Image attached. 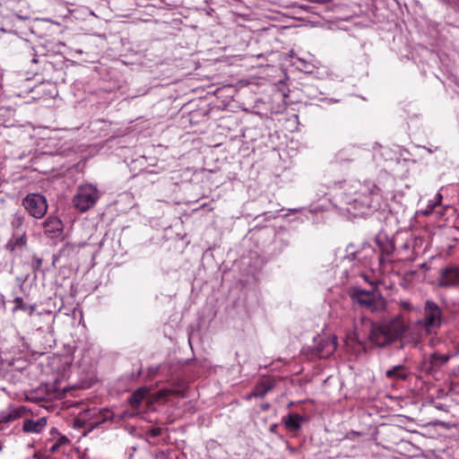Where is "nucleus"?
I'll return each instance as SVG.
<instances>
[{
    "mask_svg": "<svg viewBox=\"0 0 459 459\" xmlns=\"http://www.w3.org/2000/svg\"><path fill=\"white\" fill-rule=\"evenodd\" d=\"M406 331L403 317L396 316L382 323H372L368 338L372 344L382 348L401 340Z\"/></svg>",
    "mask_w": 459,
    "mask_h": 459,
    "instance_id": "f257e3e1",
    "label": "nucleus"
},
{
    "mask_svg": "<svg viewBox=\"0 0 459 459\" xmlns=\"http://www.w3.org/2000/svg\"><path fill=\"white\" fill-rule=\"evenodd\" d=\"M352 300L371 312H379L385 309L386 301L377 291L356 290L351 295Z\"/></svg>",
    "mask_w": 459,
    "mask_h": 459,
    "instance_id": "f03ea898",
    "label": "nucleus"
},
{
    "mask_svg": "<svg viewBox=\"0 0 459 459\" xmlns=\"http://www.w3.org/2000/svg\"><path fill=\"white\" fill-rule=\"evenodd\" d=\"M99 198L98 189L91 184H86L78 187L73 204L76 210L84 212L92 208Z\"/></svg>",
    "mask_w": 459,
    "mask_h": 459,
    "instance_id": "7ed1b4c3",
    "label": "nucleus"
},
{
    "mask_svg": "<svg viewBox=\"0 0 459 459\" xmlns=\"http://www.w3.org/2000/svg\"><path fill=\"white\" fill-rule=\"evenodd\" d=\"M451 359L450 354L433 352L429 358H424L419 366V369L426 376L437 374Z\"/></svg>",
    "mask_w": 459,
    "mask_h": 459,
    "instance_id": "20e7f679",
    "label": "nucleus"
},
{
    "mask_svg": "<svg viewBox=\"0 0 459 459\" xmlns=\"http://www.w3.org/2000/svg\"><path fill=\"white\" fill-rule=\"evenodd\" d=\"M22 205L30 215L36 219L42 218L48 210L45 196L39 194H29L22 200Z\"/></svg>",
    "mask_w": 459,
    "mask_h": 459,
    "instance_id": "39448f33",
    "label": "nucleus"
},
{
    "mask_svg": "<svg viewBox=\"0 0 459 459\" xmlns=\"http://www.w3.org/2000/svg\"><path fill=\"white\" fill-rule=\"evenodd\" d=\"M442 310L439 306L433 300L428 299L424 306V328L430 332L437 329L441 325Z\"/></svg>",
    "mask_w": 459,
    "mask_h": 459,
    "instance_id": "423d86ee",
    "label": "nucleus"
},
{
    "mask_svg": "<svg viewBox=\"0 0 459 459\" xmlns=\"http://www.w3.org/2000/svg\"><path fill=\"white\" fill-rule=\"evenodd\" d=\"M437 286L443 289L459 287V266L449 264L439 270Z\"/></svg>",
    "mask_w": 459,
    "mask_h": 459,
    "instance_id": "0eeeda50",
    "label": "nucleus"
},
{
    "mask_svg": "<svg viewBox=\"0 0 459 459\" xmlns=\"http://www.w3.org/2000/svg\"><path fill=\"white\" fill-rule=\"evenodd\" d=\"M381 190L376 185L368 189V195L363 194L359 199L353 201L354 207L359 205L361 208L377 209L380 206Z\"/></svg>",
    "mask_w": 459,
    "mask_h": 459,
    "instance_id": "6e6552de",
    "label": "nucleus"
},
{
    "mask_svg": "<svg viewBox=\"0 0 459 459\" xmlns=\"http://www.w3.org/2000/svg\"><path fill=\"white\" fill-rule=\"evenodd\" d=\"M26 409L24 406H10L5 410L0 411V430H4L9 423L24 416Z\"/></svg>",
    "mask_w": 459,
    "mask_h": 459,
    "instance_id": "1a4fd4ad",
    "label": "nucleus"
},
{
    "mask_svg": "<svg viewBox=\"0 0 459 459\" xmlns=\"http://www.w3.org/2000/svg\"><path fill=\"white\" fill-rule=\"evenodd\" d=\"M376 244L380 250L379 263L381 264L390 262V256L394 251V244L384 234L376 237Z\"/></svg>",
    "mask_w": 459,
    "mask_h": 459,
    "instance_id": "9d476101",
    "label": "nucleus"
},
{
    "mask_svg": "<svg viewBox=\"0 0 459 459\" xmlns=\"http://www.w3.org/2000/svg\"><path fill=\"white\" fill-rule=\"evenodd\" d=\"M336 339L333 338H321L316 346V354L321 358H327L336 350Z\"/></svg>",
    "mask_w": 459,
    "mask_h": 459,
    "instance_id": "9b49d317",
    "label": "nucleus"
},
{
    "mask_svg": "<svg viewBox=\"0 0 459 459\" xmlns=\"http://www.w3.org/2000/svg\"><path fill=\"white\" fill-rule=\"evenodd\" d=\"M410 376L409 368L404 365H396L385 371L386 378L395 381L406 380Z\"/></svg>",
    "mask_w": 459,
    "mask_h": 459,
    "instance_id": "f8f14e48",
    "label": "nucleus"
},
{
    "mask_svg": "<svg viewBox=\"0 0 459 459\" xmlns=\"http://www.w3.org/2000/svg\"><path fill=\"white\" fill-rule=\"evenodd\" d=\"M273 388V382L271 380H264L260 383H258L253 391L247 396V398L249 400L252 397H257L262 398L264 397L268 392H270Z\"/></svg>",
    "mask_w": 459,
    "mask_h": 459,
    "instance_id": "ddd939ff",
    "label": "nucleus"
},
{
    "mask_svg": "<svg viewBox=\"0 0 459 459\" xmlns=\"http://www.w3.org/2000/svg\"><path fill=\"white\" fill-rule=\"evenodd\" d=\"M47 425L46 418L42 417L37 420H25L22 425L24 432L40 433Z\"/></svg>",
    "mask_w": 459,
    "mask_h": 459,
    "instance_id": "4468645a",
    "label": "nucleus"
},
{
    "mask_svg": "<svg viewBox=\"0 0 459 459\" xmlns=\"http://www.w3.org/2000/svg\"><path fill=\"white\" fill-rule=\"evenodd\" d=\"M27 243L26 233L22 231L20 233H13L12 238L6 244V249L13 252L17 248L25 247Z\"/></svg>",
    "mask_w": 459,
    "mask_h": 459,
    "instance_id": "2eb2a0df",
    "label": "nucleus"
},
{
    "mask_svg": "<svg viewBox=\"0 0 459 459\" xmlns=\"http://www.w3.org/2000/svg\"><path fill=\"white\" fill-rule=\"evenodd\" d=\"M148 390L144 387L138 388L135 390L132 395L130 396L128 402L132 408L138 409L143 401V399L147 396Z\"/></svg>",
    "mask_w": 459,
    "mask_h": 459,
    "instance_id": "dca6fc26",
    "label": "nucleus"
},
{
    "mask_svg": "<svg viewBox=\"0 0 459 459\" xmlns=\"http://www.w3.org/2000/svg\"><path fill=\"white\" fill-rule=\"evenodd\" d=\"M43 227L46 232L55 233L62 230L63 223L58 218L50 216L43 222Z\"/></svg>",
    "mask_w": 459,
    "mask_h": 459,
    "instance_id": "f3484780",
    "label": "nucleus"
},
{
    "mask_svg": "<svg viewBox=\"0 0 459 459\" xmlns=\"http://www.w3.org/2000/svg\"><path fill=\"white\" fill-rule=\"evenodd\" d=\"M15 303V307L13 308V312H15L17 310H22L24 312H27L29 315H32L35 311L36 306L35 305H27L24 303L22 298L16 297L13 300Z\"/></svg>",
    "mask_w": 459,
    "mask_h": 459,
    "instance_id": "a211bd4d",
    "label": "nucleus"
},
{
    "mask_svg": "<svg viewBox=\"0 0 459 459\" xmlns=\"http://www.w3.org/2000/svg\"><path fill=\"white\" fill-rule=\"evenodd\" d=\"M303 417L299 414H290L285 421V426L290 430H298L300 429Z\"/></svg>",
    "mask_w": 459,
    "mask_h": 459,
    "instance_id": "6ab92c4d",
    "label": "nucleus"
},
{
    "mask_svg": "<svg viewBox=\"0 0 459 459\" xmlns=\"http://www.w3.org/2000/svg\"><path fill=\"white\" fill-rule=\"evenodd\" d=\"M51 434H56L57 436V439L56 442L60 446H65L69 443V439L65 436L59 434L56 429H52Z\"/></svg>",
    "mask_w": 459,
    "mask_h": 459,
    "instance_id": "aec40b11",
    "label": "nucleus"
},
{
    "mask_svg": "<svg viewBox=\"0 0 459 459\" xmlns=\"http://www.w3.org/2000/svg\"><path fill=\"white\" fill-rule=\"evenodd\" d=\"M23 223V218L18 214H15L13 221H12V226L15 230H18Z\"/></svg>",
    "mask_w": 459,
    "mask_h": 459,
    "instance_id": "412c9836",
    "label": "nucleus"
},
{
    "mask_svg": "<svg viewBox=\"0 0 459 459\" xmlns=\"http://www.w3.org/2000/svg\"><path fill=\"white\" fill-rule=\"evenodd\" d=\"M354 249V246L352 244L349 245L347 247V255L345 256V258L349 259V260H355L357 258V255H358V251H355L353 250Z\"/></svg>",
    "mask_w": 459,
    "mask_h": 459,
    "instance_id": "4be33fe9",
    "label": "nucleus"
},
{
    "mask_svg": "<svg viewBox=\"0 0 459 459\" xmlns=\"http://www.w3.org/2000/svg\"><path fill=\"white\" fill-rule=\"evenodd\" d=\"M399 305H400V307H401L403 309H404V310H406V311H411V310H413V307H412V305H411L409 301H407V300H401V301L399 302Z\"/></svg>",
    "mask_w": 459,
    "mask_h": 459,
    "instance_id": "5701e85b",
    "label": "nucleus"
},
{
    "mask_svg": "<svg viewBox=\"0 0 459 459\" xmlns=\"http://www.w3.org/2000/svg\"><path fill=\"white\" fill-rule=\"evenodd\" d=\"M162 433V429L160 428H153L148 431V435H150L152 437H156L160 436Z\"/></svg>",
    "mask_w": 459,
    "mask_h": 459,
    "instance_id": "b1692460",
    "label": "nucleus"
},
{
    "mask_svg": "<svg viewBox=\"0 0 459 459\" xmlns=\"http://www.w3.org/2000/svg\"><path fill=\"white\" fill-rule=\"evenodd\" d=\"M60 446L55 442L54 444H52L49 447H48V451L51 453V454H55L58 451Z\"/></svg>",
    "mask_w": 459,
    "mask_h": 459,
    "instance_id": "393cba45",
    "label": "nucleus"
},
{
    "mask_svg": "<svg viewBox=\"0 0 459 459\" xmlns=\"http://www.w3.org/2000/svg\"><path fill=\"white\" fill-rule=\"evenodd\" d=\"M100 414H101V416H102V420H103V421H105V420H107L108 419H109V418H110V414H111V413H110V411H109L105 410V411H100Z\"/></svg>",
    "mask_w": 459,
    "mask_h": 459,
    "instance_id": "a878e982",
    "label": "nucleus"
},
{
    "mask_svg": "<svg viewBox=\"0 0 459 459\" xmlns=\"http://www.w3.org/2000/svg\"><path fill=\"white\" fill-rule=\"evenodd\" d=\"M450 376L452 377H459V366L457 368H455L454 369H452V371L450 373Z\"/></svg>",
    "mask_w": 459,
    "mask_h": 459,
    "instance_id": "bb28decb",
    "label": "nucleus"
},
{
    "mask_svg": "<svg viewBox=\"0 0 459 459\" xmlns=\"http://www.w3.org/2000/svg\"><path fill=\"white\" fill-rule=\"evenodd\" d=\"M270 405L269 403H264L262 405V410L263 411H267L269 409Z\"/></svg>",
    "mask_w": 459,
    "mask_h": 459,
    "instance_id": "cd10ccee",
    "label": "nucleus"
}]
</instances>
